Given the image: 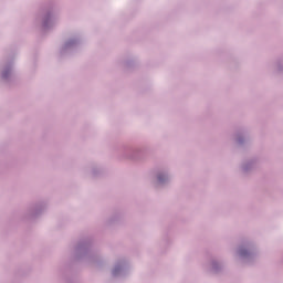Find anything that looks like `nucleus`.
I'll list each match as a JSON object with an SVG mask.
<instances>
[{"instance_id":"obj_1","label":"nucleus","mask_w":283,"mask_h":283,"mask_svg":"<svg viewBox=\"0 0 283 283\" xmlns=\"http://www.w3.org/2000/svg\"><path fill=\"white\" fill-rule=\"evenodd\" d=\"M83 258H86L88 262H98V256L92 252L91 239L81 240L75 247V260H83Z\"/></svg>"},{"instance_id":"obj_2","label":"nucleus","mask_w":283,"mask_h":283,"mask_svg":"<svg viewBox=\"0 0 283 283\" xmlns=\"http://www.w3.org/2000/svg\"><path fill=\"white\" fill-rule=\"evenodd\" d=\"M238 255L241 258V260H248V262H253V260H255V256L258 255V252L255 251V247L252 243H248L247 248H239Z\"/></svg>"},{"instance_id":"obj_3","label":"nucleus","mask_w":283,"mask_h":283,"mask_svg":"<svg viewBox=\"0 0 283 283\" xmlns=\"http://www.w3.org/2000/svg\"><path fill=\"white\" fill-rule=\"evenodd\" d=\"M127 269H129L127 260L123 259L117 261L115 268L112 271L113 277H118V275H125V273H127Z\"/></svg>"},{"instance_id":"obj_4","label":"nucleus","mask_w":283,"mask_h":283,"mask_svg":"<svg viewBox=\"0 0 283 283\" xmlns=\"http://www.w3.org/2000/svg\"><path fill=\"white\" fill-rule=\"evenodd\" d=\"M77 45H81V40L80 39H70L64 43L62 46L60 54H65L69 50H74Z\"/></svg>"},{"instance_id":"obj_5","label":"nucleus","mask_w":283,"mask_h":283,"mask_svg":"<svg viewBox=\"0 0 283 283\" xmlns=\"http://www.w3.org/2000/svg\"><path fill=\"white\" fill-rule=\"evenodd\" d=\"M54 25V20H52V11H48L42 19L43 30H51Z\"/></svg>"},{"instance_id":"obj_6","label":"nucleus","mask_w":283,"mask_h":283,"mask_svg":"<svg viewBox=\"0 0 283 283\" xmlns=\"http://www.w3.org/2000/svg\"><path fill=\"white\" fill-rule=\"evenodd\" d=\"M11 74H12V62H9V63L4 66V69H3V71H2L1 78H2L3 81H10Z\"/></svg>"},{"instance_id":"obj_7","label":"nucleus","mask_w":283,"mask_h":283,"mask_svg":"<svg viewBox=\"0 0 283 283\" xmlns=\"http://www.w3.org/2000/svg\"><path fill=\"white\" fill-rule=\"evenodd\" d=\"M157 182L158 185H167V182H169V175L166 172H159L157 175Z\"/></svg>"},{"instance_id":"obj_8","label":"nucleus","mask_w":283,"mask_h":283,"mask_svg":"<svg viewBox=\"0 0 283 283\" xmlns=\"http://www.w3.org/2000/svg\"><path fill=\"white\" fill-rule=\"evenodd\" d=\"M253 167H255V159H252L242 166L243 174H249Z\"/></svg>"},{"instance_id":"obj_9","label":"nucleus","mask_w":283,"mask_h":283,"mask_svg":"<svg viewBox=\"0 0 283 283\" xmlns=\"http://www.w3.org/2000/svg\"><path fill=\"white\" fill-rule=\"evenodd\" d=\"M43 209H45V205H38L35 206L34 210L32 211V218H36V216H41L43 212Z\"/></svg>"},{"instance_id":"obj_10","label":"nucleus","mask_w":283,"mask_h":283,"mask_svg":"<svg viewBox=\"0 0 283 283\" xmlns=\"http://www.w3.org/2000/svg\"><path fill=\"white\" fill-rule=\"evenodd\" d=\"M211 265H212V272L220 273V271H222V264H220L218 261L213 260L211 262Z\"/></svg>"},{"instance_id":"obj_11","label":"nucleus","mask_w":283,"mask_h":283,"mask_svg":"<svg viewBox=\"0 0 283 283\" xmlns=\"http://www.w3.org/2000/svg\"><path fill=\"white\" fill-rule=\"evenodd\" d=\"M140 149L132 150V154L128 156V158H132L133 160H138L140 158Z\"/></svg>"},{"instance_id":"obj_12","label":"nucleus","mask_w":283,"mask_h":283,"mask_svg":"<svg viewBox=\"0 0 283 283\" xmlns=\"http://www.w3.org/2000/svg\"><path fill=\"white\" fill-rule=\"evenodd\" d=\"M237 143L238 145H244V135L241 133L237 134Z\"/></svg>"},{"instance_id":"obj_13","label":"nucleus","mask_w":283,"mask_h":283,"mask_svg":"<svg viewBox=\"0 0 283 283\" xmlns=\"http://www.w3.org/2000/svg\"><path fill=\"white\" fill-rule=\"evenodd\" d=\"M277 71H279V72H283L282 64H280V63L277 64Z\"/></svg>"},{"instance_id":"obj_14","label":"nucleus","mask_w":283,"mask_h":283,"mask_svg":"<svg viewBox=\"0 0 283 283\" xmlns=\"http://www.w3.org/2000/svg\"><path fill=\"white\" fill-rule=\"evenodd\" d=\"M93 176H97L96 169H93Z\"/></svg>"},{"instance_id":"obj_15","label":"nucleus","mask_w":283,"mask_h":283,"mask_svg":"<svg viewBox=\"0 0 283 283\" xmlns=\"http://www.w3.org/2000/svg\"><path fill=\"white\" fill-rule=\"evenodd\" d=\"M132 62H126V67H129Z\"/></svg>"}]
</instances>
